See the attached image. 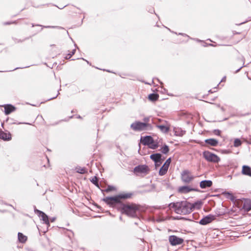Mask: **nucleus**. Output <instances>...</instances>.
Wrapping results in <instances>:
<instances>
[{
	"mask_svg": "<svg viewBox=\"0 0 251 251\" xmlns=\"http://www.w3.org/2000/svg\"><path fill=\"white\" fill-rule=\"evenodd\" d=\"M132 195V193H123L115 197H106L103 199V201L110 206L119 204L118 208L122 214L130 217L135 218L143 211V206L134 203H122L120 202V200L129 199Z\"/></svg>",
	"mask_w": 251,
	"mask_h": 251,
	"instance_id": "1",
	"label": "nucleus"
},
{
	"mask_svg": "<svg viewBox=\"0 0 251 251\" xmlns=\"http://www.w3.org/2000/svg\"><path fill=\"white\" fill-rule=\"evenodd\" d=\"M169 207L170 209H173L178 214H186L188 212V202L187 201L172 202L169 204Z\"/></svg>",
	"mask_w": 251,
	"mask_h": 251,
	"instance_id": "2",
	"label": "nucleus"
},
{
	"mask_svg": "<svg viewBox=\"0 0 251 251\" xmlns=\"http://www.w3.org/2000/svg\"><path fill=\"white\" fill-rule=\"evenodd\" d=\"M130 127L134 131H141L151 130L152 129L151 124H146L143 122L136 121L130 125Z\"/></svg>",
	"mask_w": 251,
	"mask_h": 251,
	"instance_id": "3",
	"label": "nucleus"
},
{
	"mask_svg": "<svg viewBox=\"0 0 251 251\" xmlns=\"http://www.w3.org/2000/svg\"><path fill=\"white\" fill-rule=\"evenodd\" d=\"M202 157L209 162L217 163L220 161V158L217 154L208 151L202 152Z\"/></svg>",
	"mask_w": 251,
	"mask_h": 251,
	"instance_id": "4",
	"label": "nucleus"
},
{
	"mask_svg": "<svg viewBox=\"0 0 251 251\" xmlns=\"http://www.w3.org/2000/svg\"><path fill=\"white\" fill-rule=\"evenodd\" d=\"M150 169L146 165H139L136 166L133 169V173L137 176L140 174L147 175L149 173Z\"/></svg>",
	"mask_w": 251,
	"mask_h": 251,
	"instance_id": "5",
	"label": "nucleus"
},
{
	"mask_svg": "<svg viewBox=\"0 0 251 251\" xmlns=\"http://www.w3.org/2000/svg\"><path fill=\"white\" fill-rule=\"evenodd\" d=\"M215 215L209 214L207 215L204 216L203 218L199 222V223L202 226L207 225L216 219Z\"/></svg>",
	"mask_w": 251,
	"mask_h": 251,
	"instance_id": "6",
	"label": "nucleus"
},
{
	"mask_svg": "<svg viewBox=\"0 0 251 251\" xmlns=\"http://www.w3.org/2000/svg\"><path fill=\"white\" fill-rule=\"evenodd\" d=\"M203 204L201 200H198L193 203L189 202V214L195 209H200Z\"/></svg>",
	"mask_w": 251,
	"mask_h": 251,
	"instance_id": "7",
	"label": "nucleus"
},
{
	"mask_svg": "<svg viewBox=\"0 0 251 251\" xmlns=\"http://www.w3.org/2000/svg\"><path fill=\"white\" fill-rule=\"evenodd\" d=\"M34 212L39 217L41 218V219L43 220L44 224L48 226H50L48 216L44 212L37 209H34Z\"/></svg>",
	"mask_w": 251,
	"mask_h": 251,
	"instance_id": "8",
	"label": "nucleus"
},
{
	"mask_svg": "<svg viewBox=\"0 0 251 251\" xmlns=\"http://www.w3.org/2000/svg\"><path fill=\"white\" fill-rule=\"evenodd\" d=\"M171 162V158H169L167 159V160L165 161L164 164L163 165V166L161 167V168L160 169L159 174L160 176H163L165 175L168 171V168L170 165Z\"/></svg>",
	"mask_w": 251,
	"mask_h": 251,
	"instance_id": "9",
	"label": "nucleus"
},
{
	"mask_svg": "<svg viewBox=\"0 0 251 251\" xmlns=\"http://www.w3.org/2000/svg\"><path fill=\"white\" fill-rule=\"evenodd\" d=\"M169 240L170 244L173 246L180 245L182 243L183 240L175 235H171L169 236Z\"/></svg>",
	"mask_w": 251,
	"mask_h": 251,
	"instance_id": "10",
	"label": "nucleus"
},
{
	"mask_svg": "<svg viewBox=\"0 0 251 251\" xmlns=\"http://www.w3.org/2000/svg\"><path fill=\"white\" fill-rule=\"evenodd\" d=\"M150 158L155 163H162V160L164 159V158H162V155L159 153L151 154L150 155Z\"/></svg>",
	"mask_w": 251,
	"mask_h": 251,
	"instance_id": "11",
	"label": "nucleus"
},
{
	"mask_svg": "<svg viewBox=\"0 0 251 251\" xmlns=\"http://www.w3.org/2000/svg\"><path fill=\"white\" fill-rule=\"evenodd\" d=\"M241 174L243 175L251 177V167L247 165H244L242 167Z\"/></svg>",
	"mask_w": 251,
	"mask_h": 251,
	"instance_id": "12",
	"label": "nucleus"
},
{
	"mask_svg": "<svg viewBox=\"0 0 251 251\" xmlns=\"http://www.w3.org/2000/svg\"><path fill=\"white\" fill-rule=\"evenodd\" d=\"M213 182L211 180H203L200 182V187L201 189H206L212 186Z\"/></svg>",
	"mask_w": 251,
	"mask_h": 251,
	"instance_id": "13",
	"label": "nucleus"
},
{
	"mask_svg": "<svg viewBox=\"0 0 251 251\" xmlns=\"http://www.w3.org/2000/svg\"><path fill=\"white\" fill-rule=\"evenodd\" d=\"M242 209L246 212H248L251 210V200L247 199L245 201Z\"/></svg>",
	"mask_w": 251,
	"mask_h": 251,
	"instance_id": "14",
	"label": "nucleus"
},
{
	"mask_svg": "<svg viewBox=\"0 0 251 251\" xmlns=\"http://www.w3.org/2000/svg\"><path fill=\"white\" fill-rule=\"evenodd\" d=\"M141 141L143 145L149 146L153 143V139L151 136H146L143 139L141 138Z\"/></svg>",
	"mask_w": 251,
	"mask_h": 251,
	"instance_id": "15",
	"label": "nucleus"
},
{
	"mask_svg": "<svg viewBox=\"0 0 251 251\" xmlns=\"http://www.w3.org/2000/svg\"><path fill=\"white\" fill-rule=\"evenodd\" d=\"M204 143L207 145L212 147H216L218 145L219 141L215 138H209L205 139L204 140Z\"/></svg>",
	"mask_w": 251,
	"mask_h": 251,
	"instance_id": "16",
	"label": "nucleus"
},
{
	"mask_svg": "<svg viewBox=\"0 0 251 251\" xmlns=\"http://www.w3.org/2000/svg\"><path fill=\"white\" fill-rule=\"evenodd\" d=\"M0 139L5 141H9L11 139V135L10 132H4L0 129Z\"/></svg>",
	"mask_w": 251,
	"mask_h": 251,
	"instance_id": "17",
	"label": "nucleus"
},
{
	"mask_svg": "<svg viewBox=\"0 0 251 251\" xmlns=\"http://www.w3.org/2000/svg\"><path fill=\"white\" fill-rule=\"evenodd\" d=\"M224 194L227 199H229L233 202H235L237 200L236 197L229 191H225L224 192Z\"/></svg>",
	"mask_w": 251,
	"mask_h": 251,
	"instance_id": "18",
	"label": "nucleus"
},
{
	"mask_svg": "<svg viewBox=\"0 0 251 251\" xmlns=\"http://www.w3.org/2000/svg\"><path fill=\"white\" fill-rule=\"evenodd\" d=\"M15 110V107L11 104H7L4 106V113L5 115H9Z\"/></svg>",
	"mask_w": 251,
	"mask_h": 251,
	"instance_id": "19",
	"label": "nucleus"
},
{
	"mask_svg": "<svg viewBox=\"0 0 251 251\" xmlns=\"http://www.w3.org/2000/svg\"><path fill=\"white\" fill-rule=\"evenodd\" d=\"M181 180L183 182H188V171L184 170L181 174Z\"/></svg>",
	"mask_w": 251,
	"mask_h": 251,
	"instance_id": "20",
	"label": "nucleus"
},
{
	"mask_svg": "<svg viewBox=\"0 0 251 251\" xmlns=\"http://www.w3.org/2000/svg\"><path fill=\"white\" fill-rule=\"evenodd\" d=\"M18 237L19 242L22 243H25L27 239L26 236L24 235L23 233L21 232L18 233Z\"/></svg>",
	"mask_w": 251,
	"mask_h": 251,
	"instance_id": "21",
	"label": "nucleus"
},
{
	"mask_svg": "<svg viewBox=\"0 0 251 251\" xmlns=\"http://www.w3.org/2000/svg\"><path fill=\"white\" fill-rule=\"evenodd\" d=\"M200 217V214L198 212L193 213L191 216H189V221H195Z\"/></svg>",
	"mask_w": 251,
	"mask_h": 251,
	"instance_id": "22",
	"label": "nucleus"
},
{
	"mask_svg": "<svg viewBox=\"0 0 251 251\" xmlns=\"http://www.w3.org/2000/svg\"><path fill=\"white\" fill-rule=\"evenodd\" d=\"M158 98L159 95L155 93L151 94L148 96L149 99L152 101H156V100H158Z\"/></svg>",
	"mask_w": 251,
	"mask_h": 251,
	"instance_id": "23",
	"label": "nucleus"
},
{
	"mask_svg": "<svg viewBox=\"0 0 251 251\" xmlns=\"http://www.w3.org/2000/svg\"><path fill=\"white\" fill-rule=\"evenodd\" d=\"M178 192L180 193H188V186L186 185L179 187L178 189Z\"/></svg>",
	"mask_w": 251,
	"mask_h": 251,
	"instance_id": "24",
	"label": "nucleus"
},
{
	"mask_svg": "<svg viewBox=\"0 0 251 251\" xmlns=\"http://www.w3.org/2000/svg\"><path fill=\"white\" fill-rule=\"evenodd\" d=\"M156 126L163 133L168 132L169 129V127L163 125H157Z\"/></svg>",
	"mask_w": 251,
	"mask_h": 251,
	"instance_id": "25",
	"label": "nucleus"
},
{
	"mask_svg": "<svg viewBox=\"0 0 251 251\" xmlns=\"http://www.w3.org/2000/svg\"><path fill=\"white\" fill-rule=\"evenodd\" d=\"M242 141L239 138H235L234 140L233 146L234 147H239L242 145Z\"/></svg>",
	"mask_w": 251,
	"mask_h": 251,
	"instance_id": "26",
	"label": "nucleus"
},
{
	"mask_svg": "<svg viewBox=\"0 0 251 251\" xmlns=\"http://www.w3.org/2000/svg\"><path fill=\"white\" fill-rule=\"evenodd\" d=\"M162 185L164 186L166 189H169L171 187L170 184L169 180L165 179L163 180L162 182Z\"/></svg>",
	"mask_w": 251,
	"mask_h": 251,
	"instance_id": "27",
	"label": "nucleus"
},
{
	"mask_svg": "<svg viewBox=\"0 0 251 251\" xmlns=\"http://www.w3.org/2000/svg\"><path fill=\"white\" fill-rule=\"evenodd\" d=\"M91 181L95 184L97 187L99 188V185L98 182V178L97 176L93 177L92 179L91 180Z\"/></svg>",
	"mask_w": 251,
	"mask_h": 251,
	"instance_id": "28",
	"label": "nucleus"
},
{
	"mask_svg": "<svg viewBox=\"0 0 251 251\" xmlns=\"http://www.w3.org/2000/svg\"><path fill=\"white\" fill-rule=\"evenodd\" d=\"M76 172L79 174H84L87 172L85 168L78 167L76 168Z\"/></svg>",
	"mask_w": 251,
	"mask_h": 251,
	"instance_id": "29",
	"label": "nucleus"
},
{
	"mask_svg": "<svg viewBox=\"0 0 251 251\" xmlns=\"http://www.w3.org/2000/svg\"><path fill=\"white\" fill-rule=\"evenodd\" d=\"M169 151V147L167 145H165L161 150V152L164 154H167Z\"/></svg>",
	"mask_w": 251,
	"mask_h": 251,
	"instance_id": "30",
	"label": "nucleus"
},
{
	"mask_svg": "<svg viewBox=\"0 0 251 251\" xmlns=\"http://www.w3.org/2000/svg\"><path fill=\"white\" fill-rule=\"evenodd\" d=\"M115 190V188L114 186L108 185L107 188L105 190H101V191H105L106 192H109L110 191H113Z\"/></svg>",
	"mask_w": 251,
	"mask_h": 251,
	"instance_id": "31",
	"label": "nucleus"
},
{
	"mask_svg": "<svg viewBox=\"0 0 251 251\" xmlns=\"http://www.w3.org/2000/svg\"><path fill=\"white\" fill-rule=\"evenodd\" d=\"M75 52V49L73 50L70 53H68L66 56L65 57L66 59H68L70 58Z\"/></svg>",
	"mask_w": 251,
	"mask_h": 251,
	"instance_id": "32",
	"label": "nucleus"
},
{
	"mask_svg": "<svg viewBox=\"0 0 251 251\" xmlns=\"http://www.w3.org/2000/svg\"><path fill=\"white\" fill-rule=\"evenodd\" d=\"M191 191L201 192V191L198 188V186L196 187H193L189 185V192Z\"/></svg>",
	"mask_w": 251,
	"mask_h": 251,
	"instance_id": "33",
	"label": "nucleus"
},
{
	"mask_svg": "<svg viewBox=\"0 0 251 251\" xmlns=\"http://www.w3.org/2000/svg\"><path fill=\"white\" fill-rule=\"evenodd\" d=\"M149 146H150V148L152 149H155L158 147V143H155L153 141V143L150 144L149 145Z\"/></svg>",
	"mask_w": 251,
	"mask_h": 251,
	"instance_id": "34",
	"label": "nucleus"
},
{
	"mask_svg": "<svg viewBox=\"0 0 251 251\" xmlns=\"http://www.w3.org/2000/svg\"><path fill=\"white\" fill-rule=\"evenodd\" d=\"M150 119H151V117L149 116V117H145L144 119H143V123H145L146 124H151L149 122H150Z\"/></svg>",
	"mask_w": 251,
	"mask_h": 251,
	"instance_id": "35",
	"label": "nucleus"
},
{
	"mask_svg": "<svg viewBox=\"0 0 251 251\" xmlns=\"http://www.w3.org/2000/svg\"><path fill=\"white\" fill-rule=\"evenodd\" d=\"M213 132L215 135H216L218 136H221L222 131L220 129H215L213 130Z\"/></svg>",
	"mask_w": 251,
	"mask_h": 251,
	"instance_id": "36",
	"label": "nucleus"
},
{
	"mask_svg": "<svg viewBox=\"0 0 251 251\" xmlns=\"http://www.w3.org/2000/svg\"><path fill=\"white\" fill-rule=\"evenodd\" d=\"M231 151L228 150H223L222 151V153L223 154H229L231 153Z\"/></svg>",
	"mask_w": 251,
	"mask_h": 251,
	"instance_id": "37",
	"label": "nucleus"
},
{
	"mask_svg": "<svg viewBox=\"0 0 251 251\" xmlns=\"http://www.w3.org/2000/svg\"><path fill=\"white\" fill-rule=\"evenodd\" d=\"M202 46H204V47H207V46H213V44H207V43H206L205 42H202Z\"/></svg>",
	"mask_w": 251,
	"mask_h": 251,
	"instance_id": "38",
	"label": "nucleus"
},
{
	"mask_svg": "<svg viewBox=\"0 0 251 251\" xmlns=\"http://www.w3.org/2000/svg\"><path fill=\"white\" fill-rule=\"evenodd\" d=\"M246 65H243L242 66L240 67L239 69H238L237 70H236L235 71V73H238V72L241 70V69L243 67H246Z\"/></svg>",
	"mask_w": 251,
	"mask_h": 251,
	"instance_id": "39",
	"label": "nucleus"
},
{
	"mask_svg": "<svg viewBox=\"0 0 251 251\" xmlns=\"http://www.w3.org/2000/svg\"><path fill=\"white\" fill-rule=\"evenodd\" d=\"M45 28H61L60 27H59V26H44Z\"/></svg>",
	"mask_w": 251,
	"mask_h": 251,
	"instance_id": "40",
	"label": "nucleus"
},
{
	"mask_svg": "<svg viewBox=\"0 0 251 251\" xmlns=\"http://www.w3.org/2000/svg\"><path fill=\"white\" fill-rule=\"evenodd\" d=\"M216 214L218 216H220L223 215L224 214V213L219 211L218 212H216Z\"/></svg>",
	"mask_w": 251,
	"mask_h": 251,
	"instance_id": "41",
	"label": "nucleus"
},
{
	"mask_svg": "<svg viewBox=\"0 0 251 251\" xmlns=\"http://www.w3.org/2000/svg\"><path fill=\"white\" fill-rule=\"evenodd\" d=\"M190 241L191 242V245L193 247V248L194 249L196 248V246L193 244V241L189 239V242Z\"/></svg>",
	"mask_w": 251,
	"mask_h": 251,
	"instance_id": "42",
	"label": "nucleus"
},
{
	"mask_svg": "<svg viewBox=\"0 0 251 251\" xmlns=\"http://www.w3.org/2000/svg\"><path fill=\"white\" fill-rule=\"evenodd\" d=\"M13 23H15V22H5L4 23V25H10L11 24H13Z\"/></svg>",
	"mask_w": 251,
	"mask_h": 251,
	"instance_id": "43",
	"label": "nucleus"
},
{
	"mask_svg": "<svg viewBox=\"0 0 251 251\" xmlns=\"http://www.w3.org/2000/svg\"><path fill=\"white\" fill-rule=\"evenodd\" d=\"M59 94V92H58L57 94L55 97H53V98H50V99H49L48 100H52V99H54L56 98L57 97V96Z\"/></svg>",
	"mask_w": 251,
	"mask_h": 251,
	"instance_id": "44",
	"label": "nucleus"
},
{
	"mask_svg": "<svg viewBox=\"0 0 251 251\" xmlns=\"http://www.w3.org/2000/svg\"><path fill=\"white\" fill-rule=\"evenodd\" d=\"M193 178H194V177H193L192 176H190V175H189V182H190L191 180H192L193 179Z\"/></svg>",
	"mask_w": 251,
	"mask_h": 251,
	"instance_id": "45",
	"label": "nucleus"
},
{
	"mask_svg": "<svg viewBox=\"0 0 251 251\" xmlns=\"http://www.w3.org/2000/svg\"><path fill=\"white\" fill-rule=\"evenodd\" d=\"M55 219H56V218H55V217H53V218H51V219H50V221H51V222H53L55 220Z\"/></svg>",
	"mask_w": 251,
	"mask_h": 251,
	"instance_id": "46",
	"label": "nucleus"
},
{
	"mask_svg": "<svg viewBox=\"0 0 251 251\" xmlns=\"http://www.w3.org/2000/svg\"><path fill=\"white\" fill-rule=\"evenodd\" d=\"M221 109L222 111V112H225L226 110V109H225V108L224 107H221Z\"/></svg>",
	"mask_w": 251,
	"mask_h": 251,
	"instance_id": "47",
	"label": "nucleus"
},
{
	"mask_svg": "<svg viewBox=\"0 0 251 251\" xmlns=\"http://www.w3.org/2000/svg\"><path fill=\"white\" fill-rule=\"evenodd\" d=\"M162 163H155V165L156 167L159 166Z\"/></svg>",
	"mask_w": 251,
	"mask_h": 251,
	"instance_id": "48",
	"label": "nucleus"
},
{
	"mask_svg": "<svg viewBox=\"0 0 251 251\" xmlns=\"http://www.w3.org/2000/svg\"><path fill=\"white\" fill-rule=\"evenodd\" d=\"M226 79V76H224L221 80V81H225Z\"/></svg>",
	"mask_w": 251,
	"mask_h": 251,
	"instance_id": "49",
	"label": "nucleus"
},
{
	"mask_svg": "<svg viewBox=\"0 0 251 251\" xmlns=\"http://www.w3.org/2000/svg\"><path fill=\"white\" fill-rule=\"evenodd\" d=\"M228 119V118H224V119L222 120V121H226V120H227Z\"/></svg>",
	"mask_w": 251,
	"mask_h": 251,
	"instance_id": "50",
	"label": "nucleus"
},
{
	"mask_svg": "<svg viewBox=\"0 0 251 251\" xmlns=\"http://www.w3.org/2000/svg\"><path fill=\"white\" fill-rule=\"evenodd\" d=\"M208 93H213V92H212V90L210 89V90H209L208 91Z\"/></svg>",
	"mask_w": 251,
	"mask_h": 251,
	"instance_id": "51",
	"label": "nucleus"
},
{
	"mask_svg": "<svg viewBox=\"0 0 251 251\" xmlns=\"http://www.w3.org/2000/svg\"><path fill=\"white\" fill-rule=\"evenodd\" d=\"M246 23V22H242V23H240V24H238V25H242V24H244V23Z\"/></svg>",
	"mask_w": 251,
	"mask_h": 251,
	"instance_id": "52",
	"label": "nucleus"
},
{
	"mask_svg": "<svg viewBox=\"0 0 251 251\" xmlns=\"http://www.w3.org/2000/svg\"><path fill=\"white\" fill-rule=\"evenodd\" d=\"M216 97H215V98H212V99H211V100H213V101H214V100H216Z\"/></svg>",
	"mask_w": 251,
	"mask_h": 251,
	"instance_id": "53",
	"label": "nucleus"
},
{
	"mask_svg": "<svg viewBox=\"0 0 251 251\" xmlns=\"http://www.w3.org/2000/svg\"><path fill=\"white\" fill-rule=\"evenodd\" d=\"M23 41H21V40H17V41H16L15 42H22Z\"/></svg>",
	"mask_w": 251,
	"mask_h": 251,
	"instance_id": "54",
	"label": "nucleus"
},
{
	"mask_svg": "<svg viewBox=\"0 0 251 251\" xmlns=\"http://www.w3.org/2000/svg\"><path fill=\"white\" fill-rule=\"evenodd\" d=\"M217 106H218V107H220V108H221V106H220V104H217Z\"/></svg>",
	"mask_w": 251,
	"mask_h": 251,
	"instance_id": "55",
	"label": "nucleus"
},
{
	"mask_svg": "<svg viewBox=\"0 0 251 251\" xmlns=\"http://www.w3.org/2000/svg\"><path fill=\"white\" fill-rule=\"evenodd\" d=\"M239 33H239V32H235V33H234V34H239Z\"/></svg>",
	"mask_w": 251,
	"mask_h": 251,
	"instance_id": "56",
	"label": "nucleus"
},
{
	"mask_svg": "<svg viewBox=\"0 0 251 251\" xmlns=\"http://www.w3.org/2000/svg\"><path fill=\"white\" fill-rule=\"evenodd\" d=\"M86 61L87 62V63L88 64L89 63V62L87 60H86Z\"/></svg>",
	"mask_w": 251,
	"mask_h": 251,
	"instance_id": "57",
	"label": "nucleus"
},
{
	"mask_svg": "<svg viewBox=\"0 0 251 251\" xmlns=\"http://www.w3.org/2000/svg\"><path fill=\"white\" fill-rule=\"evenodd\" d=\"M78 118H80L81 117H80V116H79L78 117Z\"/></svg>",
	"mask_w": 251,
	"mask_h": 251,
	"instance_id": "58",
	"label": "nucleus"
},
{
	"mask_svg": "<svg viewBox=\"0 0 251 251\" xmlns=\"http://www.w3.org/2000/svg\"><path fill=\"white\" fill-rule=\"evenodd\" d=\"M249 144H251V142H249Z\"/></svg>",
	"mask_w": 251,
	"mask_h": 251,
	"instance_id": "59",
	"label": "nucleus"
}]
</instances>
